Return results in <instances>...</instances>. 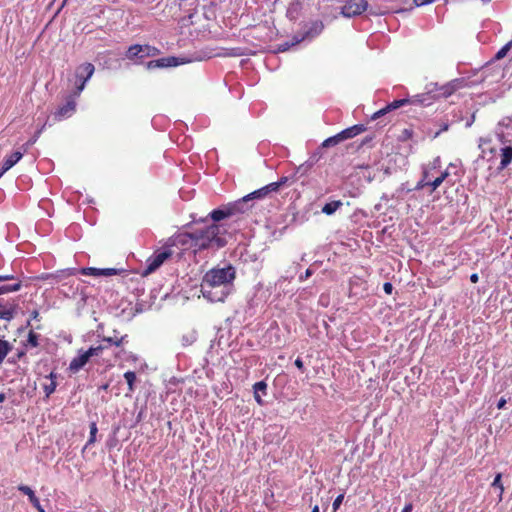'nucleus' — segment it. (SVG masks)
<instances>
[{
    "mask_svg": "<svg viewBox=\"0 0 512 512\" xmlns=\"http://www.w3.org/2000/svg\"><path fill=\"white\" fill-rule=\"evenodd\" d=\"M194 224H202L190 232L178 236L179 242L183 245H190L197 250L220 249L227 244L222 234L226 231L222 225L207 223L206 218L193 219Z\"/></svg>",
    "mask_w": 512,
    "mask_h": 512,
    "instance_id": "nucleus-1",
    "label": "nucleus"
},
{
    "mask_svg": "<svg viewBox=\"0 0 512 512\" xmlns=\"http://www.w3.org/2000/svg\"><path fill=\"white\" fill-rule=\"evenodd\" d=\"M234 279L235 269L230 265L209 270L201 285L203 296L211 302H223L232 290Z\"/></svg>",
    "mask_w": 512,
    "mask_h": 512,
    "instance_id": "nucleus-2",
    "label": "nucleus"
},
{
    "mask_svg": "<svg viewBox=\"0 0 512 512\" xmlns=\"http://www.w3.org/2000/svg\"><path fill=\"white\" fill-rule=\"evenodd\" d=\"M446 97H448V84L429 83L425 87V92L412 97L394 100L386 106V109L389 112L406 104L427 107Z\"/></svg>",
    "mask_w": 512,
    "mask_h": 512,
    "instance_id": "nucleus-3",
    "label": "nucleus"
},
{
    "mask_svg": "<svg viewBox=\"0 0 512 512\" xmlns=\"http://www.w3.org/2000/svg\"><path fill=\"white\" fill-rule=\"evenodd\" d=\"M160 53V50L148 44H134L128 47L125 52V58L132 61L134 64H143L144 60L149 57H154Z\"/></svg>",
    "mask_w": 512,
    "mask_h": 512,
    "instance_id": "nucleus-4",
    "label": "nucleus"
},
{
    "mask_svg": "<svg viewBox=\"0 0 512 512\" xmlns=\"http://www.w3.org/2000/svg\"><path fill=\"white\" fill-rule=\"evenodd\" d=\"M95 71V67L92 63H83L76 68L75 71V96H80L81 92L84 90L86 83L93 76Z\"/></svg>",
    "mask_w": 512,
    "mask_h": 512,
    "instance_id": "nucleus-5",
    "label": "nucleus"
},
{
    "mask_svg": "<svg viewBox=\"0 0 512 512\" xmlns=\"http://www.w3.org/2000/svg\"><path fill=\"white\" fill-rule=\"evenodd\" d=\"M172 252L169 248L164 247L162 249H159L153 253L147 260H146V268L143 272L144 275H148L156 271L165 260H167L169 257H171Z\"/></svg>",
    "mask_w": 512,
    "mask_h": 512,
    "instance_id": "nucleus-6",
    "label": "nucleus"
},
{
    "mask_svg": "<svg viewBox=\"0 0 512 512\" xmlns=\"http://www.w3.org/2000/svg\"><path fill=\"white\" fill-rule=\"evenodd\" d=\"M187 62H190V60H187L185 58H179L174 56H168L159 58L156 60H151L146 63V69L153 70L158 68H168V67H176L181 64H185Z\"/></svg>",
    "mask_w": 512,
    "mask_h": 512,
    "instance_id": "nucleus-7",
    "label": "nucleus"
},
{
    "mask_svg": "<svg viewBox=\"0 0 512 512\" xmlns=\"http://www.w3.org/2000/svg\"><path fill=\"white\" fill-rule=\"evenodd\" d=\"M324 29V24L320 20L312 21L305 26V30L301 36H294L293 45H296L306 39H313L320 35Z\"/></svg>",
    "mask_w": 512,
    "mask_h": 512,
    "instance_id": "nucleus-8",
    "label": "nucleus"
},
{
    "mask_svg": "<svg viewBox=\"0 0 512 512\" xmlns=\"http://www.w3.org/2000/svg\"><path fill=\"white\" fill-rule=\"evenodd\" d=\"M368 3L366 0H347L341 9L344 17H355L367 10Z\"/></svg>",
    "mask_w": 512,
    "mask_h": 512,
    "instance_id": "nucleus-9",
    "label": "nucleus"
},
{
    "mask_svg": "<svg viewBox=\"0 0 512 512\" xmlns=\"http://www.w3.org/2000/svg\"><path fill=\"white\" fill-rule=\"evenodd\" d=\"M79 96H75V92H73L66 100V103L59 107L55 113V117L59 120L70 117L76 109V99Z\"/></svg>",
    "mask_w": 512,
    "mask_h": 512,
    "instance_id": "nucleus-10",
    "label": "nucleus"
},
{
    "mask_svg": "<svg viewBox=\"0 0 512 512\" xmlns=\"http://www.w3.org/2000/svg\"><path fill=\"white\" fill-rule=\"evenodd\" d=\"M91 359L87 350H79L78 355L74 357L69 363V371L72 373L79 372Z\"/></svg>",
    "mask_w": 512,
    "mask_h": 512,
    "instance_id": "nucleus-11",
    "label": "nucleus"
},
{
    "mask_svg": "<svg viewBox=\"0 0 512 512\" xmlns=\"http://www.w3.org/2000/svg\"><path fill=\"white\" fill-rule=\"evenodd\" d=\"M227 206L228 209L231 211V217H233L239 214L246 213L252 208L253 205L247 202V199H245V197H242L241 199L228 203Z\"/></svg>",
    "mask_w": 512,
    "mask_h": 512,
    "instance_id": "nucleus-12",
    "label": "nucleus"
},
{
    "mask_svg": "<svg viewBox=\"0 0 512 512\" xmlns=\"http://www.w3.org/2000/svg\"><path fill=\"white\" fill-rule=\"evenodd\" d=\"M500 163L497 167L499 171L506 169L512 163V145L503 144L499 150Z\"/></svg>",
    "mask_w": 512,
    "mask_h": 512,
    "instance_id": "nucleus-13",
    "label": "nucleus"
},
{
    "mask_svg": "<svg viewBox=\"0 0 512 512\" xmlns=\"http://www.w3.org/2000/svg\"><path fill=\"white\" fill-rule=\"evenodd\" d=\"M231 217V211L228 209L227 204L220 206L217 209L212 210L206 217L210 218L212 223L218 224V222Z\"/></svg>",
    "mask_w": 512,
    "mask_h": 512,
    "instance_id": "nucleus-14",
    "label": "nucleus"
},
{
    "mask_svg": "<svg viewBox=\"0 0 512 512\" xmlns=\"http://www.w3.org/2000/svg\"><path fill=\"white\" fill-rule=\"evenodd\" d=\"M23 154V151H15L9 156L5 157L0 169V177L9 169H11L23 157Z\"/></svg>",
    "mask_w": 512,
    "mask_h": 512,
    "instance_id": "nucleus-15",
    "label": "nucleus"
},
{
    "mask_svg": "<svg viewBox=\"0 0 512 512\" xmlns=\"http://www.w3.org/2000/svg\"><path fill=\"white\" fill-rule=\"evenodd\" d=\"M301 9H302V4H301L300 0H293L292 2H290L289 6L287 8V11H286L287 18H289L291 21H295L296 19H298Z\"/></svg>",
    "mask_w": 512,
    "mask_h": 512,
    "instance_id": "nucleus-16",
    "label": "nucleus"
},
{
    "mask_svg": "<svg viewBox=\"0 0 512 512\" xmlns=\"http://www.w3.org/2000/svg\"><path fill=\"white\" fill-rule=\"evenodd\" d=\"M366 130V127L363 124H356L351 127H348L342 130V133L345 135V140L354 138L355 136L361 134Z\"/></svg>",
    "mask_w": 512,
    "mask_h": 512,
    "instance_id": "nucleus-17",
    "label": "nucleus"
},
{
    "mask_svg": "<svg viewBox=\"0 0 512 512\" xmlns=\"http://www.w3.org/2000/svg\"><path fill=\"white\" fill-rule=\"evenodd\" d=\"M253 390H254V398L255 400L257 401L258 404H263V401L261 399V393L263 395L266 394V390H267V384L265 381H259V382H256L254 385H253Z\"/></svg>",
    "mask_w": 512,
    "mask_h": 512,
    "instance_id": "nucleus-18",
    "label": "nucleus"
},
{
    "mask_svg": "<svg viewBox=\"0 0 512 512\" xmlns=\"http://www.w3.org/2000/svg\"><path fill=\"white\" fill-rule=\"evenodd\" d=\"M343 205V203L340 201V200H335V201H331L329 203H326L323 207H322V213L326 214V215H332L334 214L337 209H339L341 206Z\"/></svg>",
    "mask_w": 512,
    "mask_h": 512,
    "instance_id": "nucleus-19",
    "label": "nucleus"
},
{
    "mask_svg": "<svg viewBox=\"0 0 512 512\" xmlns=\"http://www.w3.org/2000/svg\"><path fill=\"white\" fill-rule=\"evenodd\" d=\"M124 378L127 382L129 393L131 394L135 390L136 373L134 371H127L124 373Z\"/></svg>",
    "mask_w": 512,
    "mask_h": 512,
    "instance_id": "nucleus-20",
    "label": "nucleus"
},
{
    "mask_svg": "<svg viewBox=\"0 0 512 512\" xmlns=\"http://www.w3.org/2000/svg\"><path fill=\"white\" fill-rule=\"evenodd\" d=\"M21 288V281H15L12 284H5L0 286V295L18 291Z\"/></svg>",
    "mask_w": 512,
    "mask_h": 512,
    "instance_id": "nucleus-21",
    "label": "nucleus"
},
{
    "mask_svg": "<svg viewBox=\"0 0 512 512\" xmlns=\"http://www.w3.org/2000/svg\"><path fill=\"white\" fill-rule=\"evenodd\" d=\"M446 177H448V169H446L444 172H442L435 179L428 181L427 183H428L429 187H431V191H433L437 187H439Z\"/></svg>",
    "mask_w": 512,
    "mask_h": 512,
    "instance_id": "nucleus-22",
    "label": "nucleus"
},
{
    "mask_svg": "<svg viewBox=\"0 0 512 512\" xmlns=\"http://www.w3.org/2000/svg\"><path fill=\"white\" fill-rule=\"evenodd\" d=\"M11 344L3 339H0V364L3 362L7 354L11 351Z\"/></svg>",
    "mask_w": 512,
    "mask_h": 512,
    "instance_id": "nucleus-23",
    "label": "nucleus"
},
{
    "mask_svg": "<svg viewBox=\"0 0 512 512\" xmlns=\"http://www.w3.org/2000/svg\"><path fill=\"white\" fill-rule=\"evenodd\" d=\"M49 377H50V383L45 384L43 386L46 397H49L52 393H54L56 386H57L56 381H55L56 376L54 375V373H50Z\"/></svg>",
    "mask_w": 512,
    "mask_h": 512,
    "instance_id": "nucleus-24",
    "label": "nucleus"
},
{
    "mask_svg": "<svg viewBox=\"0 0 512 512\" xmlns=\"http://www.w3.org/2000/svg\"><path fill=\"white\" fill-rule=\"evenodd\" d=\"M126 338H127V335H124L121 337H117V336L105 337L103 339V342H106L109 345H115V346L119 347L125 342Z\"/></svg>",
    "mask_w": 512,
    "mask_h": 512,
    "instance_id": "nucleus-25",
    "label": "nucleus"
},
{
    "mask_svg": "<svg viewBox=\"0 0 512 512\" xmlns=\"http://www.w3.org/2000/svg\"><path fill=\"white\" fill-rule=\"evenodd\" d=\"M18 490L28 496L30 503L35 502V500L38 499L34 491L27 485H19Z\"/></svg>",
    "mask_w": 512,
    "mask_h": 512,
    "instance_id": "nucleus-26",
    "label": "nucleus"
},
{
    "mask_svg": "<svg viewBox=\"0 0 512 512\" xmlns=\"http://www.w3.org/2000/svg\"><path fill=\"white\" fill-rule=\"evenodd\" d=\"M14 316V309L7 308L5 306L0 305V318L6 321H10Z\"/></svg>",
    "mask_w": 512,
    "mask_h": 512,
    "instance_id": "nucleus-27",
    "label": "nucleus"
},
{
    "mask_svg": "<svg viewBox=\"0 0 512 512\" xmlns=\"http://www.w3.org/2000/svg\"><path fill=\"white\" fill-rule=\"evenodd\" d=\"M97 431H98V429H97L96 423L92 422L90 424V436H89V439H88L84 449L87 448L88 446H90L91 444H93L96 441Z\"/></svg>",
    "mask_w": 512,
    "mask_h": 512,
    "instance_id": "nucleus-28",
    "label": "nucleus"
},
{
    "mask_svg": "<svg viewBox=\"0 0 512 512\" xmlns=\"http://www.w3.org/2000/svg\"><path fill=\"white\" fill-rule=\"evenodd\" d=\"M38 340H39V334H37L33 331H30L25 345L30 346V347H37L39 345Z\"/></svg>",
    "mask_w": 512,
    "mask_h": 512,
    "instance_id": "nucleus-29",
    "label": "nucleus"
},
{
    "mask_svg": "<svg viewBox=\"0 0 512 512\" xmlns=\"http://www.w3.org/2000/svg\"><path fill=\"white\" fill-rule=\"evenodd\" d=\"M106 348H107V345L100 344L95 347H90L87 351L92 358V357L100 356L102 354L103 350Z\"/></svg>",
    "mask_w": 512,
    "mask_h": 512,
    "instance_id": "nucleus-30",
    "label": "nucleus"
},
{
    "mask_svg": "<svg viewBox=\"0 0 512 512\" xmlns=\"http://www.w3.org/2000/svg\"><path fill=\"white\" fill-rule=\"evenodd\" d=\"M501 478H502V474L501 473H497L495 478H494V481L492 482V486L496 487V488H499V490H500V495H499L500 499L502 498V494H503V491H504V487L502 485Z\"/></svg>",
    "mask_w": 512,
    "mask_h": 512,
    "instance_id": "nucleus-31",
    "label": "nucleus"
},
{
    "mask_svg": "<svg viewBox=\"0 0 512 512\" xmlns=\"http://www.w3.org/2000/svg\"><path fill=\"white\" fill-rule=\"evenodd\" d=\"M511 46H512V41H510V42H508L506 45H504V46H503V47H502V48H501V49L496 53L495 58H496V59H498V60H499V59L504 58V57L507 55L508 51L510 50Z\"/></svg>",
    "mask_w": 512,
    "mask_h": 512,
    "instance_id": "nucleus-32",
    "label": "nucleus"
},
{
    "mask_svg": "<svg viewBox=\"0 0 512 512\" xmlns=\"http://www.w3.org/2000/svg\"><path fill=\"white\" fill-rule=\"evenodd\" d=\"M196 341V334L194 332L188 334V335H183L182 336V344L184 346H189L191 345L192 343H194Z\"/></svg>",
    "mask_w": 512,
    "mask_h": 512,
    "instance_id": "nucleus-33",
    "label": "nucleus"
},
{
    "mask_svg": "<svg viewBox=\"0 0 512 512\" xmlns=\"http://www.w3.org/2000/svg\"><path fill=\"white\" fill-rule=\"evenodd\" d=\"M100 272H101L100 268H93V267L83 268L81 270V273L83 275L101 276Z\"/></svg>",
    "mask_w": 512,
    "mask_h": 512,
    "instance_id": "nucleus-34",
    "label": "nucleus"
},
{
    "mask_svg": "<svg viewBox=\"0 0 512 512\" xmlns=\"http://www.w3.org/2000/svg\"><path fill=\"white\" fill-rule=\"evenodd\" d=\"M338 144H339V141L334 135V136H331V137L325 139L322 143V147L328 148V147L336 146Z\"/></svg>",
    "mask_w": 512,
    "mask_h": 512,
    "instance_id": "nucleus-35",
    "label": "nucleus"
},
{
    "mask_svg": "<svg viewBox=\"0 0 512 512\" xmlns=\"http://www.w3.org/2000/svg\"><path fill=\"white\" fill-rule=\"evenodd\" d=\"M41 130L38 131L36 133V135L34 137H32L31 139H29L24 145H23V152L25 153L27 151V149L32 146L38 139L39 137V134H40Z\"/></svg>",
    "mask_w": 512,
    "mask_h": 512,
    "instance_id": "nucleus-36",
    "label": "nucleus"
},
{
    "mask_svg": "<svg viewBox=\"0 0 512 512\" xmlns=\"http://www.w3.org/2000/svg\"><path fill=\"white\" fill-rule=\"evenodd\" d=\"M343 499H344V495L343 494H340V495H338L335 498V500L333 501V504H332V507H333L334 511H336L340 507V505L343 502Z\"/></svg>",
    "mask_w": 512,
    "mask_h": 512,
    "instance_id": "nucleus-37",
    "label": "nucleus"
},
{
    "mask_svg": "<svg viewBox=\"0 0 512 512\" xmlns=\"http://www.w3.org/2000/svg\"><path fill=\"white\" fill-rule=\"evenodd\" d=\"M266 191L268 193L270 192H276L279 188H280V183H277V182H273V183H270L266 186H264Z\"/></svg>",
    "mask_w": 512,
    "mask_h": 512,
    "instance_id": "nucleus-38",
    "label": "nucleus"
},
{
    "mask_svg": "<svg viewBox=\"0 0 512 512\" xmlns=\"http://www.w3.org/2000/svg\"><path fill=\"white\" fill-rule=\"evenodd\" d=\"M286 280H288L287 276H281L274 284L275 290H282V286Z\"/></svg>",
    "mask_w": 512,
    "mask_h": 512,
    "instance_id": "nucleus-39",
    "label": "nucleus"
},
{
    "mask_svg": "<svg viewBox=\"0 0 512 512\" xmlns=\"http://www.w3.org/2000/svg\"><path fill=\"white\" fill-rule=\"evenodd\" d=\"M101 276H112L117 274V270L114 268H104L101 269Z\"/></svg>",
    "mask_w": 512,
    "mask_h": 512,
    "instance_id": "nucleus-40",
    "label": "nucleus"
},
{
    "mask_svg": "<svg viewBox=\"0 0 512 512\" xmlns=\"http://www.w3.org/2000/svg\"><path fill=\"white\" fill-rule=\"evenodd\" d=\"M313 274V270L311 268H308L304 274H301L299 276V281L300 282H303L304 280L308 279L309 277H311Z\"/></svg>",
    "mask_w": 512,
    "mask_h": 512,
    "instance_id": "nucleus-41",
    "label": "nucleus"
},
{
    "mask_svg": "<svg viewBox=\"0 0 512 512\" xmlns=\"http://www.w3.org/2000/svg\"><path fill=\"white\" fill-rule=\"evenodd\" d=\"M245 199H247V202H249L251 204V202L254 200V199H261L259 197V194L257 193V190L252 192V193H249L248 195L244 196Z\"/></svg>",
    "mask_w": 512,
    "mask_h": 512,
    "instance_id": "nucleus-42",
    "label": "nucleus"
},
{
    "mask_svg": "<svg viewBox=\"0 0 512 512\" xmlns=\"http://www.w3.org/2000/svg\"><path fill=\"white\" fill-rule=\"evenodd\" d=\"M383 290L386 294H391L393 290V286L390 282H385L383 285Z\"/></svg>",
    "mask_w": 512,
    "mask_h": 512,
    "instance_id": "nucleus-43",
    "label": "nucleus"
},
{
    "mask_svg": "<svg viewBox=\"0 0 512 512\" xmlns=\"http://www.w3.org/2000/svg\"><path fill=\"white\" fill-rule=\"evenodd\" d=\"M290 46H293V44L292 43L290 44L288 42L280 44L278 46V51L279 52H285V51H287L290 48Z\"/></svg>",
    "mask_w": 512,
    "mask_h": 512,
    "instance_id": "nucleus-44",
    "label": "nucleus"
},
{
    "mask_svg": "<svg viewBox=\"0 0 512 512\" xmlns=\"http://www.w3.org/2000/svg\"><path fill=\"white\" fill-rule=\"evenodd\" d=\"M387 112H388V110L386 109V107L382 108L379 111L374 113V115L372 116V119H377V118L383 116L384 114H386Z\"/></svg>",
    "mask_w": 512,
    "mask_h": 512,
    "instance_id": "nucleus-45",
    "label": "nucleus"
},
{
    "mask_svg": "<svg viewBox=\"0 0 512 512\" xmlns=\"http://www.w3.org/2000/svg\"><path fill=\"white\" fill-rule=\"evenodd\" d=\"M294 364H295V366H296L299 370H301L302 372L304 371V363H303V361H302V359H301V358H299V357H298V358L295 360Z\"/></svg>",
    "mask_w": 512,
    "mask_h": 512,
    "instance_id": "nucleus-46",
    "label": "nucleus"
},
{
    "mask_svg": "<svg viewBox=\"0 0 512 512\" xmlns=\"http://www.w3.org/2000/svg\"><path fill=\"white\" fill-rule=\"evenodd\" d=\"M31 504L38 510V512H45L44 508L40 504L39 499H36L35 502H32Z\"/></svg>",
    "mask_w": 512,
    "mask_h": 512,
    "instance_id": "nucleus-47",
    "label": "nucleus"
},
{
    "mask_svg": "<svg viewBox=\"0 0 512 512\" xmlns=\"http://www.w3.org/2000/svg\"><path fill=\"white\" fill-rule=\"evenodd\" d=\"M432 1L433 0H413L414 4L416 6H423V5L431 3Z\"/></svg>",
    "mask_w": 512,
    "mask_h": 512,
    "instance_id": "nucleus-48",
    "label": "nucleus"
},
{
    "mask_svg": "<svg viewBox=\"0 0 512 512\" xmlns=\"http://www.w3.org/2000/svg\"><path fill=\"white\" fill-rule=\"evenodd\" d=\"M257 193L259 194V197L262 199L265 196H267L269 193L266 191L265 187H262L257 190Z\"/></svg>",
    "mask_w": 512,
    "mask_h": 512,
    "instance_id": "nucleus-49",
    "label": "nucleus"
},
{
    "mask_svg": "<svg viewBox=\"0 0 512 512\" xmlns=\"http://www.w3.org/2000/svg\"><path fill=\"white\" fill-rule=\"evenodd\" d=\"M425 186H429V185H428V183H425L423 179H421V180L417 183V185H416L415 189H416V190H420V189H423Z\"/></svg>",
    "mask_w": 512,
    "mask_h": 512,
    "instance_id": "nucleus-50",
    "label": "nucleus"
},
{
    "mask_svg": "<svg viewBox=\"0 0 512 512\" xmlns=\"http://www.w3.org/2000/svg\"><path fill=\"white\" fill-rule=\"evenodd\" d=\"M25 353L26 352L24 350L18 351L16 357H14L10 362H15L16 360L21 359L25 355Z\"/></svg>",
    "mask_w": 512,
    "mask_h": 512,
    "instance_id": "nucleus-51",
    "label": "nucleus"
},
{
    "mask_svg": "<svg viewBox=\"0 0 512 512\" xmlns=\"http://www.w3.org/2000/svg\"><path fill=\"white\" fill-rule=\"evenodd\" d=\"M506 405V399L505 398H500V400L498 401L497 403V408L498 409H503Z\"/></svg>",
    "mask_w": 512,
    "mask_h": 512,
    "instance_id": "nucleus-52",
    "label": "nucleus"
},
{
    "mask_svg": "<svg viewBox=\"0 0 512 512\" xmlns=\"http://www.w3.org/2000/svg\"><path fill=\"white\" fill-rule=\"evenodd\" d=\"M14 280L13 275H0V281Z\"/></svg>",
    "mask_w": 512,
    "mask_h": 512,
    "instance_id": "nucleus-53",
    "label": "nucleus"
},
{
    "mask_svg": "<svg viewBox=\"0 0 512 512\" xmlns=\"http://www.w3.org/2000/svg\"><path fill=\"white\" fill-rule=\"evenodd\" d=\"M458 87V80L450 81V94Z\"/></svg>",
    "mask_w": 512,
    "mask_h": 512,
    "instance_id": "nucleus-54",
    "label": "nucleus"
},
{
    "mask_svg": "<svg viewBox=\"0 0 512 512\" xmlns=\"http://www.w3.org/2000/svg\"><path fill=\"white\" fill-rule=\"evenodd\" d=\"M335 137L338 139L339 143L345 141V135L341 132L337 133Z\"/></svg>",
    "mask_w": 512,
    "mask_h": 512,
    "instance_id": "nucleus-55",
    "label": "nucleus"
},
{
    "mask_svg": "<svg viewBox=\"0 0 512 512\" xmlns=\"http://www.w3.org/2000/svg\"><path fill=\"white\" fill-rule=\"evenodd\" d=\"M470 280L472 283H477L478 280H479V276L477 273H473L471 276H470Z\"/></svg>",
    "mask_w": 512,
    "mask_h": 512,
    "instance_id": "nucleus-56",
    "label": "nucleus"
},
{
    "mask_svg": "<svg viewBox=\"0 0 512 512\" xmlns=\"http://www.w3.org/2000/svg\"><path fill=\"white\" fill-rule=\"evenodd\" d=\"M31 319L38 320L39 312L37 310H33L30 315Z\"/></svg>",
    "mask_w": 512,
    "mask_h": 512,
    "instance_id": "nucleus-57",
    "label": "nucleus"
},
{
    "mask_svg": "<svg viewBox=\"0 0 512 512\" xmlns=\"http://www.w3.org/2000/svg\"><path fill=\"white\" fill-rule=\"evenodd\" d=\"M424 182H428V181H431L432 179L430 178L429 176V172L425 171L424 174H423V178Z\"/></svg>",
    "mask_w": 512,
    "mask_h": 512,
    "instance_id": "nucleus-58",
    "label": "nucleus"
},
{
    "mask_svg": "<svg viewBox=\"0 0 512 512\" xmlns=\"http://www.w3.org/2000/svg\"><path fill=\"white\" fill-rule=\"evenodd\" d=\"M412 511V505L408 504L406 505L401 512H411Z\"/></svg>",
    "mask_w": 512,
    "mask_h": 512,
    "instance_id": "nucleus-59",
    "label": "nucleus"
},
{
    "mask_svg": "<svg viewBox=\"0 0 512 512\" xmlns=\"http://www.w3.org/2000/svg\"><path fill=\"white\" fill-rule=\"evenodd\" d=\"M288 181L287 177H281L277 183H280V187Z\"/></svg>",
    "mask_w": 512,
    "mask_h": 512,
    "instance_id": "nucleus-60",
    "label": "nucleus"
},
{
    "mask_svg": "<svg viewBox=\"0 0 512 512\" xmlns=\"http://www.w3.org/2000/svg\"><path fill=\"white\" fill-rule=\"evenodd\" d=\"M474 120V116L472 115L469 119H467L466 123H465V126L466 127H469L471 126L472 122Z\"/></svg>",
    "mask_w": 512,
    "mask_h": 512,
    "instance_id": "nucleus-61",
    "label": "nucleus"
},
{
    "mask_svg": "<svg viewBox=\"0 0 512 512\" xmlns=\"http://www.w3.org/2000/svg\"><path fill=\"white\" fill-rule=\"evenodd\" d=\"M108 388H109V384H108V383H105V384H103V385H101V386L99 387V390L106 391V390H108Z\"/></svg>",
    "mask_w": 512,
    "mask_h": 512,
    "instance_id": "nucleus-62",
    "label": "nucleus"
},
{
    "mask_svg": "<svg viewBox=\"0 0 512 512\" xmlns=\"http://www.w3.org/2000/svg\"><path fill=\"white\" fill-rule=\"evenodd\" d=\"M238 50H239V49H233V52H232V53H230L229 55H232V56H239V55H241V53H240V52H238Z\"/></svg>",
    "mask_w": 512,
    "mask_h": 512,
    "instance_id": "nucleus-63",
    "label": "nucleus"
},
{
    "mask_svg": "<svg viewBox=\"0 0 512 512\" xmlns=\"http://www.w3.org/2000/svg\"><path fill=\"white\" fill-rule=\"evenodd\" d=\"M440 164V159L439 158H436L433 162V168H436L437 166H439Z\"/></svg>",
    "mask_w": 512,
    "mask_h": 512,
    "instance_id": "nucleus-64",
    "label": "nucleus"
}]
</instances>
